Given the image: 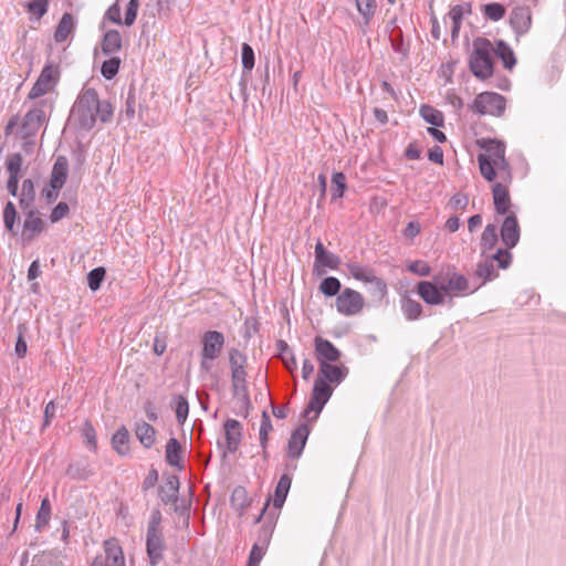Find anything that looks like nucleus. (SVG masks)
<instances>
[{
    "instance_id": "58836bf2",
    "label": "nucleus",
    "mask_w": 566,
    "mask_h": 566,
    "mask_svg": "<svg viewBox=\"0 0 566 566\" xmlns=\"http://www.w3.org/2000/svg\"><path fill=\"white\" fill-rule=\"evenodd\" d=\"M478 163L482 177L488 181H493L497 176L493 161L485 154H479Z\"/></svg>"
},
{
    "instance_id": "dca6fc26",
    "label": "nucleus",
    "mask_w": 566,
    "mask_h": 566,
    "mask_svg": "<svg viewBox=\"0 0 566 566\" xmlns=\"http://www.w3.org/2000/svg\"><path fill=\"white\" fill-rule=\"evenodd\" d=\"M510 24L517 35L525 34L532 24V13L527 7L514 8L510 15Z\"/></svg>"
},
{
    "instance_id": "864d4df0",
    "label": "nucleus",
    "mask_w": 566,
    "mask_h": 566,
    "mask_svg": "<svg viewBox=\"0 0 566 566\" xmlns=\"http://www.w3.org/2000/svg\"><path fill=\"white\" fill-rule=\"evenodd\" d=\"M233 396L238 399V402L240 403V409L243 411L244 417L248 416L249 409L251 408V401L248 392V386L245 387H238L232 388Z\"/></svg>"
},
{
    "instance_id": "f257e3e1",
    "label": "nucleus",
    "mask_w": 566,
    "mask_h": 566,
    "mask_svg": "<svg viewBox=\"0 0 566 566\" xmlns=\"http://www.w3.org/2000/svg\"><path fill=\"white\" fill-rule=\"evenodd\" d=\"M113 106L108 101H101L93 87H83L72 109L70 119L83 130L94 127L96 119L109 123L113 118Z\"/></svg>"
},
{
    "instance_id": "72a5a7b5",
    "label": "nucleus",
    "mask_w": 566,
    "mask_h": 566,
    "mask_svg": "<svg viewBox=\"0 0 566 566\" xmlns=\"http://www.w3.org/2000/svg\"><path fill=\"white\" fill-rule=\"evenodd\" d=\"M51 512H52V509H51L50 500L48 497L42 499L40 509L36 513L35 525H34L35 530L38 532H41L49 526V522L51 518Z\"/></svg>"
},
{
    "instance_id": "603ef678",
    "label": "nucleus",
    "mask_w": 566,
    "mask_h": 566,
    "mask_svg": "<svg viewBox=\"0 0 566 566\" xmlns=\"http://www.w3.org/2000/svg\"><path fill=\"white\" fill-rule=\"evenodd\" d=\"M368 283L371 284L370 294L373 297L379 302L382 301L387 295V284L376 275L373 276Z\"/></svg>"
},
{
    "instance_id": "cd10ccee",
    "label": "nucleus",
    "mask_w": 566,
    "mask_h": 566,
    "mask_svg": "<svg viewBox=\"0 0 566 566\" xmlns=\"http://www.w3.org/2000/svg\"><path fill=\"white\" fill-rule=\"evenodd\" d=\"M502 62L503 66L507 70H512L516 64V57L512 48L503 40H499L493 46V51Z\"/></svg>"
},
{
    "instance_id": "ddd939ff",
    "label": "nucleus",
    "mask_w": 566,
    "mask_h": 566,
    "mask_svg": "<svg viewBox=\"0 0 566 566\" xmlns=\"http://www.w3.org/2000/svg\"><path fill=\"white\" fill-rule=\"evenodd\" d=\"M23 163V158L21 154L14 153L8 156L6 166L7 170L9 172V179L7 181V189L9 193L13 197L18 195L19 189V178H20V171L21 166Z\"/></svg>"
},
{
    "instance_id": "f03ea898",
    "label": "nucleus",
    "mask_w": 566,
    "mask_h": 566,
    "mask_svg": "<svg viewBox=\"0 0 566 566\" xmlns=\"http://www.w3.org/2000/svg\"><path fill=\"white\" fill-rule=\"evenodd\" d=\"M472 46L469 69L476 78L485 81L494 73L493 44L489 39L479 36L473 40Z\"/></svg>"
},
{
    "instance_id": "0e129e2a",
    "label": "nucleus",
    "mask_w": 566,
    "mask_h": 566,
    "mask_svg": "<svg viewBox=\"0 0 566 566\" xmlns=\"http://www.w3.org/2000/svg\"><path fill=\"white\" fill-rule=\"evenodd\" d=\"M407 269L419 276H428L431 272L430 265L421 260L413 261Z\"/></svg>"
},
{
    "instance_id": "c9c22d12",
    "label": "nucleus",
    "mask_w": 566,
    "mask_h": 566,
    "mask_svg": "<svg viewBox=\"0 0 566 566\" xmlns=\"http://www.w3.org/2000/svg\"><path fill=\"white\" fill-rule=\"evenodd\" d=\"M420 115L424 122L436 127L443 126L444 117L443 114L430 105H421Z\"/></svg>"
},
{
    "instance_id": "f704fd0d",
    "label": "nucleus",
    "mask_w": 566,
    "mask_h": 566,
    "mask_svg": "<svg viewBox=\"0 0 566 566\" xmlns=\"http://www.w3.org/2000/svg\"><path fill=\"white\" fill-rule=\"evenodd\" d=\"M241 62H242V82H244V77L249 75L254 67L255 57H254V51L252 46L248 43H243L241 48Z\"/></svg>"
},
{
    "instance_id": "aec40b11",
    "label": "nucleus",
    "mask_w": 566,
    "mask_h": 566,
    "mask_svg": "<svg viewBox=\"0 0 566 566\" xmlns=\"http://www.w3.org/2000/svg\"><path fill=\"white\" fill-rule=\"evenodd\" d=\"M340 264V259L338 255L328 252L324 244L321 241H317L315 244V262L314 269L328 268L332 270H336Z\"/></svg>"
},
{
    "instance_id": "a878e982",
    "label": "nucleus",
    "mask_w": 566,
    "mask_h": 566,
    "mask_svg": "<svg viewBox=\"0 0 566 566\" xmlns=\"http://www.w3.org/2000/svg\"><path fill=\"white\" fill-rule=\"evenodd\" d=\"M400 307L407 321L419 319L423 311L422 305L407 294L401 296Z\"/></svg>"
},
{
    "instance_id": "37998d69",
    "label": "nucleus",
    "mask_w": 566,
    "mask_h": 566,
    "mask_svg": "<svg viewBox=\"0 0 566 566\" xmlns=\"http://www.w3.org/2000/svg\"><path fill=\"white\" fill-rule=\"evenodd\" d=\"M475 276L482 279V284L495 279L497 276V272L495 271L492 260H485L484 262H480L476 265Z\"/></svg>"
},
{
    "instance_id": "9d476101",
    "label": "nucleus",
    "mask_w": 566,
    "mask_h": 566,
    "mask_svg": "<svg viewBox=\"0 0 566 566\" xmlns=\"http://www.w3.org/2000/svg\"><path fill=\"white\" fill-rule=\"evenodd\" d=\"M417 293L428 305H441L446 300L439 285L438 277H434V282L420 281L417 284Z\"/></svg>"
},
{
    "instance_id": "f3484780",
    "label": "nucleus",
    "mask_w": 566,
    "mask_h": 566,
    "mask_svg": "<svg viewBox=\"0 0 566 566\" xmlns=\"http://www.w3.org/2000/svg\"><path fill=\"white\" fill-rule=\"evenodd\" d=\"M509 184L495 182L492 187L493 203L496 213L506 214L511 206Z\"/></svg>"
},
{
    "instance_id": "6ab92c4d",
    "label": "nucleus",
    "mask_w": 566,
    "mask_h": 566,
    "mask_svg": "<svg viewBox=\"0 0 566 566\" xmlns=\"http://www.w3.org/2000/svg\"><path fill=\"white\" fill-rule=\"evenodd\" d=\"M224 431L228 451L237 452L242 439V424L235 419H228L224 422Z\"/></svg>"
},
{
    "instance_id": "2eb2a0df",
    "label": "nucleus",
    "mask_w": 566,
    "mask_h": 566,
    "mask_svg": "<svg viewBox=\"0 0 566 566\" xmlns=\"http://www.w3.org/2000/svg\"><path fill=\"white\" fill-rule=\"evenodd\" d=\"M310 429L306 423L300 424L291 434L287 442V455L292 459L301 457L305 447Z\"/></svg>"
},
{
    "instance_id": "a18cd8bd",
    "label": "nucleus",
    "mask_w": 566,
    "mask_h": 566,
    "mask_svg": "<svg viewBox=\"0 0 566 566\" xmlns=\"http://www.w3.org/2000/svg\"><path fill=\"white\" fill-rule=\"evenodd\" d=\"M358 12L363 15L365 25H368L373 19L377 4L375 0H356Z\"/></svg>"
},
{
    "instance_id": "5fc2aeb1",
    "label": "nucleus",
    "mask_w": 566,
    "mask_h": 566,
    "mask_svg": "<svg viewBox=\"0 0 566 566\" xmlns=\"http://www.w3.org/2000/svg\"><path fill=\"white\" fill-rule=\"evenodd\" d=\"M106 271L104 268L98 266L91 270L87 274V284L92 291H97L101 287L102 282L104 281Z\"/></svg>"
},
{
    "instance_id": "a19ab883",
    "label": "nucleus",
    "mask_w": 566,
    "mask_h": 566,
    "mask_svg": "<svg viewBox=\"0 0 566 566\" xmlns=\"http://www.w3.org/2000/svg\"><path fill=\"white\" fill-rule=\"evenodd\" d=\"M272 429H273V427H272L271 418H270L269 413L264 410L261 416V424H260V432H259L260 444L262 447L264 458H266L268 439H269V433L271 432Z\"/></svg>"
},
{
    "instance_id": "e433bc0d",
    "label": "nucleus",
    "mask_w": 566,
    "mask_h": 566,
    "mask_svg": "<svg viewBox=\"0 0 566 566\" xmlns=\"http://www.w3.org/2000/svg\"><path fill=\"white\" fill-rule=\"evenodd\" d=\"M349 274L361 282L368 283L375 276L374 270L370 268L361 266L358 263L349 262L346 264Z\"/></svg>"
},
{
    "instance_id": "c03bdc74",
    "label": "nucleus",
    "mask_w": 566,
    "mask_h": 566,
    "mask_svg": "<svg viewBox=\"0 0 566 566\" xmlns=\"http://www.w3.org/2000/svg\"><path fill=\"white\" fill-rule=\"evenodd\" d=\"M247 356L242 354L238 348L229 349V365L231 373H240L245 370Z\"/></svg>"
},
{
    "instance_id": "f8f14e48",
    "label": "nucleus",
    "mask_w": 566,
    "mask_h": 566,
    "mask_svg": "<svg viewBox=\"0 0 566 566\" xmlns=\"http://www.w3.org/2000/svg\"><path fill=\"white\" fill-rule=\"evenodd\" d=\"M315 356L318 364L335 363L340 358V352L335 345L321 336L315 337Z\"/></svg>"
},
{
    "instance_id": "3c124183",
    "label": "nucleus",
    "mask_w": 566,
    "mask_h": 566,
    "mask_svg": "<svg viewBox=\"0 0 566 566\" xmlns=\"http://www.w3.org/2000/svg\"><path fill=\"white\" fill-rule=\"evenodd\" d=\"M332 199L337 200L344 196L346 189V177L343 172H334L332 177Z\"/></svg>"
},
{
    "instance_id": "680f3d73",
    "label": "nucleus",
    "mask_w": 566,
    "mask_h": 566,
    "mask_svg": "<svg viewBox=\"0 0 566 566\" xmlns=\"http://www.w3.org/2000/svg\"><path fill=\"white\" fill-rule=\"evenodd\" d=\"M48 4V0H32L28 3L27 8L28 11L32 14H35L36 19L39 20L46 13Z\"/></svg>"
},
{
    "instance_id": "473e14b6",
    "label": "nucleus",
    "mask_w": 566,
    "mask_h": 566,
    "mask_svg": "<svg viewBox=\"0 0 566 566\" xmlns=\"http://www.w3.org/2000/svg\"><path fill=\"white\" fill-rule=\"evenodd\" d=\"M128 442L129 432L125 426H122L112 437L113 448L118 454L125 455L129 451Z\"/></svg>"
},
{
    "instance_id": "09e8293b",
    "label": "nucleus",
    "mask_w": 566,
    "mask_h": 566,
    "mask_svg": "<svg viewBox=\"0 0 566 566\" xmlns=\"http://www.w3.org/2000/svg\"><path fill=\"white\" fill-rule=\"evenodd\" d=\"M505 8L499 2H491L483 6L484 15L491 21H499L505 15Z\"/></svg>"
},
{
    "instance_id": "c85d7f7f",
    "label": "nucleus",
    "mask_w": 566,
    "mask_h": 566,
    "mask_svg": "<svg viewBox=\"0 0 566 566\" xmlns=\"http://www.w3.org/2000/svg\"><path fill=\"white\" fill-rule=\"evenodd\" d=\"M439 285L444 295L451 291L464 292L469 289L468 279L458 273H452L447 282H441Z\"/></svg>"
},
{
    "instance_id": "393cba45",
    "label": "nucleus",
    "mask_w": 566,
    "mask_h": 566,
    "mask_svg": "<svg viewBox=\"0 0 566 566\" xmlns=\"http://www.w3.org/2000/svg\"><path fill=\"white\" fill-rule=\"evenodd\" d=\"M134 431L136 438L144 448L150 449L154 446L156 440V430L151 424L145 421L136 422Z\"/></svg>"
},
{
    "instance_id": "c756f323",
    "label": "nucleus",
    "mask_w": 566,
    "mask_h": 566,
    "mask_svg": "<svg viewBox=\"0 0 566 566\" xmlns=\"http://www.w3.org/2000/svg\"><path fill=\"white\" fill-rule=\"evenodd\" d=\"M93 474L94 472L86 461H76L66 469V475L76 481H86Z\"/></svg>"
},
{
    "instance_id": "8fccbe9b",
    "label": "nucleus",
    "mask_w": 566,
    "mask_h": 566,
    "mask_svg": "<svg viewBox=\"0 0 566 566\" xmlns=\"http://www.w3.org/2000/svg\"><path fill=\"white\" fill-rule=\"evenodd\" d=\"M120 59L118 56H112L103 62L101 73L106 80H112L118 73Z\"/></svg>"
},
{
    "instance_id": "1a4fd4ad",
    "label": "nucleus",
    "mask_w": 566,
    "mask_h": 566,
    "mask_svg": "<svg viewBox=\"0 0 566 566\" xmlns=\"http://www.w3.org/2000/svg\"><path fill=\"white\" fill-rule=\"evenodd\" d=\"M103 554L97 555L91 566H126L122 546L116 538L103 543Z\"/></svg>"
},
{
    "instance_id": "a211bd4d",
    "label": "nucleus",
    "mask_w": 566,
    "mask_h": 566,
    "mask_svg": "<svg viewBox=\"0 0 566 566\" xmlns=\"http://www.w3.org/2000/svg\"><path fill=\"white\" fill-rule=\"evenodd\" d=\"M348 375V368L345 366L333 365L332 363H323L319 365L318 378L332 384H340Z\"/></svg>"
},
{
    "instance_id": "4468645a",
    "label": "nucleus",
    "mask_w": 566,
    "mask_h": 566,
    "mask_svg": "<svg viewBox=\"0 0 566 566\" xmlns=\"http://www.w3.org/2000/svg\"><path fill=\"white\" fill-rule=\"evenodd\" d=\"M520 226L514 213L504 219L501 227V240L507 249L514 248L520 241Z\"/></svg>"
},
{
    "instance_id": "4c0bfd02",
    "label": "nucleus",
    "mask_w": 566,
    "mask_h": 566,
    "mask_svg": "<svg viewBox=\"0 0 566 566\" xmlns=\"http://www.w3.org/2000/svg\"><path fill=\"white\" fill-rule=\"evenodd\" d=\"M483 148L491 161H499L505 156V145L502 142L490 139L484 143Z\"/></svg>"
},
{
    "instance_id": "6e6d98bb",
    "label": "nucleus",
    "mask_w": 566,
    "mask_h": 566,
    "mask_svg": "<svg viewBox=\"0 0 566 566\" xmlns=\"http://www.w3.org/2000/svg\"><path fill=\"white\" fill-rule=\"evenodd\" d=\"M495 165V170L499 177L501 178V182L511 184L512 182V171L511 166L505 156L499 161L493 163Z\"/></svg>"
},
{
    "instance_id": "5701e85b",
    "label": "nucleus",
    "mask_w": 566,
    "mask_h": 566,
    "mask_svg": "<svg viewBox=\"0 0 566 566\" xmlns=\"http://www.w3.org/2000/svg\"><path fill=\"white\" fill-rule=\"evenodd\" d=\"M181 444L176 438H170L166 444L165 458L169 465L184 470L185 465L181 458Z\"/></svg>"
},
{
    "instance_id": "bb28decb",
    "label": "nucleus",
    "mask_w": 566,
    "mask_h": 566,
    "mask_svg": "<svg viewBox=\"0 0 566 566\" xmlns=\"http://www.w3.org/2000/svg\"><path fill=\"white\" fill-rule=\"evenodd\" d=\"M122 49V35L117 30H108L102 40V52L105 55L117 53Z\"/></svg>"
},
{
    "instance_id": "39448f33",
    "label": "nucleus",
    "mask_w": 566,
    "mask_h": 566,
    "mask_svg": "<svg viewBox=\"0 0 566 566\" xmlns=\"http://www.w3.org/2000/svg\"><path fill=\"white\" fill-rule=\"evenodd\" d=\"M45 108H52V103L48 99H41L24 115L19 128L21 139L34 138L41 126L46 120Z\"/></svg>"
},
{
    "instance_id": "6e6552de",
    "label": "nucleus",
    "mask_w": 566,
    "mask_h": 566,
    "mask_svg": "<svg viewBox=\"0 0 566 566\" xmlns=\"http://www.w3.org/2000/svg\"><path fill=\"white\" fill-rule=\"evenodd\" d=\"M365 305L363 295L349 287H345L335 301L336 310L344 316H354L361 312Z\"/></svg>"
},
{
    "instance_id": "7ed1b4c3",
    "label": "nucleus",
    "mask_w": 566,
    "mask_h": 566,
    "mask_svg": "<svg viewBox=\"0 0 566 566\" xmlns=\"http://www.w3.org/2000/svg\"><path fill=\"white\" fill-rule=\"evenodd\" d=\"M161 520L160 511L158 509L153 510L146 534V552L151 566H156L163 560L166 549L164 534L160 527Z\"/></svg>"
},
{
    "instance_id": "bf43d9fd",
    "label": "nucleus",
    "mask_w": 566,
    "mask_h": 566,
    "mask_svg": "<svg viewBox=\"0 0 566 566\" xmlns=\"http://www.w3.org/2000/svg\"><path fill=\"white\" fill-rule=\"evenodd\" d=\"M471 12V4L470 3H462V4H455L453 6L448 15L451 19L452 23H462V19L464 13Z\"/></svg>"
},
{
    "instance_id": "338daca9",
    "label": "nucleus",
    "mask_w": 566,
    "mask_h": 566,
    "mask_svg": "<svg viewBox=\"0 0 566 566\" xmlns=\"http://www.w3.org/2000/svg\"><path fill=\"white\" fill-rule=\"evenodd\" d=\"M70 212L69 205L66 202H59L52 210L50 214V220L52 223H55L66 217Z\"/></svg>"
},
{
    "instance_id": "052dcab7",
    "label": "nucleus",
    "mask_w": 566,
    "mask_h": 566,
    "mask_svg": "<svg viewBox=\"0 0 566 566\" xmlns=\"http://www.w3.org/2000/svg\"><path fill=\"white\" fill-rule=\"evenodd\" d=\"M136 104H137L136 90L134 87H130L127 93V97H126V102H125V109L123 111V114L125 115V117L128 120L133 119L135 116Z\"/></svg>"
},
{
    "instance_id": "9b49d317",
    "label": "nucleus",
    "mask_w": 566,
    "mask_h": 566,
    "mask_svg": "<svg viewBox=\"0 0 566 566\" xmlns=\"http://www.w3.org/2000/svg\"><path fill=\"white\" fill-rule=\"evenodd\" d=\"M226 343L224 335L218 331H208L203 334L201 344V354L207 358H218Z\"/></svg>"
},
{
    "instance_id": "7c9ffc66",
    "label": "nucleus",
    "mask_w": 566,
    "mask_h": 566,
    "mask_svg": "<svg viewBox=\"0 0 566 566\" xmlns=\"http://www.w3.org/2000/svg\"><path fill=\"white\" fill-rule=\"evenodd\" d=\"M292 480L289 476V474H283L275 488L274 491V497H273V505L275 509H281L285 502V499L287 496V493L291 488Z\"/></svg>"
},
{
    "instance_id": "4d7b16f0",
    "label": "nucleus",
    "mask_w": 566,
    "mask_h": 566,
    "mask_svg": "<svg viewBox=\"0 0 566 566\" xmlns=\"http://www.w3.org/2000/svg\"><path fill=\"white\" fill-rule=\"evenodd\" d=\"M175 400H176L175 412H176L177 421L179 424H184L188 417V412H189L188 400L181 395L176 396Z\"/></svg>"
},
{
    "instance_id": "79ce46f5",
    "label": "nucleus",
    "mask_w": 566,
    "mask_h": 566,
    "mask_svg": "<svg viewBox=\"0 0 566 566\" xmlns=\"http://www.w3.org/2000/svg\"><path fill=\"white\" fill-rule=\"evenodd\" d=\"M230 503L233 509L242 511L250 505L248 492L243 486H237L230 497Z\"/></svg>"
},
{
    "instance_id": "49530a36",
    "label": "nucleus",
    "mask_w": 566,
    "mask_h": 566,
    "mask_svg": "<svg viewBox=\"0 0 566 566\" xmlns=\"http://www.w3.org/2000/svg\"><path fill=\"white\" fill-rule=\"evenodd\" d=\"M497 242V232H496V226L495 224H488L482 233L481 237V247L484 251L492 250Z\"/></svg>"
},
{
    "instance_id": "69168bd1",
    "label": "nucleus",
    "mask_w": 566,
    "mask_h": 566,
    "mask_svg": "<svg viewBox=\"0 0 566 566\" xmlns=\"http://www.w3.org/2000/svg\"><path fill=\"white\" fill-rule=\"evenodd\" d=\"M138 8H139V0H129L127 9H126V13H125V20H124V23L127 27H130L134 24L136 17H137Z\"/></svg>"
},
{
    "instance_id": "20e7f679",
    "label": "nucleus",
    "mask_w": 566,
    "mask_h": 566,
    "mask_svg": "<svg viewBox=\"0 0 566 566\" xmlns=\"http://www.w3.org/2000/svg\"><path fill=\"white\" fill-rule=\"evenodd\" d=\"M506 108V99L495 92H482L478 94L469 105V109L480 116L490 115L501 117Z\"/></svg>"
},
{
    "instance_id": "774afa93",
    "label": "nucleus",
    "mask_w": 566,
    "mask_h": 566,
    "mask_svg": "<svg viewBox=\"0 0 566 566\" xmlns=\"http://www.w3.org/2000/svg\"><path fill=\"white\" fill-rule=\"evenodd\" d=\"M264 555V551L258 544L252 546L247 566H258Z\"/></svg>"
},
{
    "instance_id": "4be33fe9",
    "label": "nucleus",
    "mask_w": 566,
    "mask_h": 566,
    "mask_svg": "<svg viewBox=\"0 0 566 566\" xmlns=\"http://www.w3.org/2000/svg\"><path fill=\"white\" fill-rule=\"evenodd\" d=\"M69 174V161L66 157L59 156L53 165L51 177H50V187L54 189H62L66 182Z\"/></svg>"
},
{
    "instance_id": "412c9836",
    "label": "nucleus",
    "mask_w": 566,
    "mask_h": 566,
    "mask_svg": "<svg viewBox=\"0 0 566 566\" xmlns=\"http://www.w3.org/2000/svg\"><path fill=\"white\" fill-rule=\"evenodd\" d=\"M179 478L171 474L166 478V481L158 489V495L164 504L177 502L179 499Z\"/></svg>"
},
{
    "instance_id": "13d9d810",
    "label": "nucleus",
    "mask_w": 566,
    "mask_h": 566,
    "mask_svg": "<svg viewBox=\"0 0 566 566\" xmlns=\"http://www.w3.org/2000/svg\"><path fill=\"white\" fill-rule=\"evenodd\" d=\"M17 219V210L11 201H8L3 209V222L8 231L13 233L14 223Z\"/></svg>"
},
{
    "instance_id": "b1692460",
    "label": "nucleus",
    "mask_w": 566,
    "mask_h": 566,
    "mask_svg": "<svg viewBox=\"0 0 566 566\" xmlns=\"http://www.w3.org/2000/svg\"><path fill=\"white\" fill-rule=\"evenodd\" d=\"M43 230V220L36 216L35 211H29L23 222V238L30 241L35 234H40Z\"/></svg>"
},
{
    "instance_id": "0eeeda50",
    "label": "nucleus",
    "mask_w": 566,
    "mask_h": 566,
    "mask_svg": "<svg viewBox=\"0 0 566 566\" xmlns=\"http://www.w3.org/2000/svg\"><path fill=\"white\" fill-rule=\"evenodd\" d=\"M333 395V387L325 381L324 378H316L314 381L311 400L307 407L304 410L303 416L308 418L312 411L315 412L313 420H315L321 411L323 410L325 403L329 400Z\"/></svg>"
},
{
    "instance_id": "423d86ee",
    "label": "nucleus",
    "mask_w": 566,
    "mask_h": 566,
    "mask_svg": "<svg viewBox=\"0 0 566 566\" xmlns=\"http://www.w3.org/2000/svg\"><path fill=\"white\" fill-rule=\"evenodd\" d=\"M59 77H60L59 65L54 64L52 62L46 63L43 66L38 80L35 81L32 88L30 90L28 97L30 99H35L42 95H45L57 83Z\"/></svg>"
},
{
    "instance_id": "de8ad7c7",
    "label": "nucleus",
    "mask_w": 566,
    "mask_h": 566,
    "mask_svg": "<svg viewBox=\"0 0 566 566\" xmlns=\"http://www.w3.org/2000/svg\"><path fill=\"white\" fill-rule=\"evenodd\" d=\"M35 190L34 184L31 179H25L22 182V191L21 198L19 200V205L22 209L28 208L30 203L34 200Z\"/></svg>"
},
{
    "instance_id": "ea45409f",
    "label": "nucleus",
    "mask_w": 566,
    "mask_h": 566,
    "mask_svg": "<svg viewBox=\"0 0 566 566\" xmlns=\"http://www.w3.org/2000/svg\"><path fill=\"white\" fill-rule=\"evenodd\" d=\"M340 289V281L335 276H327L319 284L321 293L328 297H337V295L342 292Z\"/></svg>"
},
{
    "instance_id": "2f4dec72",
    "label": "nucleus",
    "mask_w": 566,
    "mask_h": 566,
    "mask_svg": "<svg viewBox=\"0 0 566 566\" xmlns=\"http://www.w3.org/2000/svg\"><path fill=\"white\" fill-rule=\"evenodd\" d=\"M74 29V19L73 15L69 12H65L61 20L59 21V24L54 32V39L56 42H64L71 32Z\"/></svg>"
},
{
    "instance_id": "e2e57ef3",
    "label": "nucleus",
    "mask_w": 566,
    "mask_h": 566,
    "mask_svg": "<svg viewBox=\"0 0 566 566\" xmlns=\"http://www.w3.org/2000/svg\"><path fill=\"white\" fill-rule=\"evenodd\" d=\"M490 260L496 261L500 269H507L512 262V254L509 250L499 249Z\"/></svg>"
}]
</instances>
